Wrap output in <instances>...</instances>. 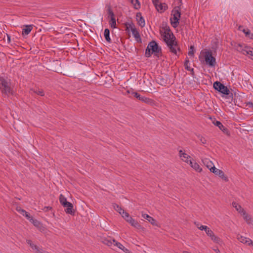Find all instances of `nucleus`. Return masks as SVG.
Instances as JSON below:
<instances>
[{"mask_svg": "<svg viewBox=\"0 0 253 253\" xmlns=\"http://www.w3.org/2000/svg\"><path fill=\"white\" fill-rule=\"evenodd\" d=\"M208 226L205 225H200V226H198V228L201 230H205L207 229Z\"/></svg>", "mask_w": 253, "mask_h": 253, "instance_id": "37998d69", "label": "nucleus"}, {"mask_svg": "<svg viewBox=\"0 0 253 253\" xmlns=\"http://www.w3.org/2000/svg\"><path fill=\"white\" fill-rule=\"evenodd\" d=\"M210 238L212 241L216 243L219 244L220 242H221V239L214 234L212 235Z\"/></svg>", "mask_w": 253, "mask_h": 253, "instance_id": "2f4dec72", "label": "nucleus"}, {"mask_svg": "<svg viewBox=\"0 0 253 253\" xmlns=\"http://www.w3.org/2000/svg\"><path fill=\"white\" fill-rule=\"evenodd\" d=\"M162 36L169 51L174 55L178 56V51L180 50V49L175 41V37L169 27L165 29L164 32L162 34Z\"/></svg>", "mask_w": 253, "mask_h": 253, "instance_id": "f257e3e1", "label": "nucleus"}, {"mask_svg": "<svg viewBox=\"0 0 253 253\" xmlns=\"http://www.w3.org/2000/svg\"><path fill=\"white\" fill-rule=\"evenodd\" d=\"M31 223H32L36 227H39V226L41 224L40 222H39L38 220L34 219L33 218L32 220L30 221Z\"/></svg>", "mask_w": 253, "mask_h": 253, "instance_id": "e433bc0d", "label": "nucleus"}, {"mask_svg": "<svg viewBox=\"0 0 253 253\" xmlns=\"http://www.w3.org/2000/svg\"><path fill=\"white\" fill-rule=\"evenodd\" d=\"M104 36L105 40L109 43L111 42V39L110 37V30L108 29H105L104 31Z\"/></svg>", "mask_w": 253, "mask_h": 253, "instance_id": "5701e85b", "label": "nucleus"}, {"mask_svg": "<svg viewBox=\"0 0 253 253\" xmlns=\"http://www.w3.org/2000/svg\"><path fill=\"white\" fill-rule=\"evenodd\" d=\"M232 206L236 210L241 214L245 211L242 208V207L236 202L232 203Z\"/></svg>", "mask_w": 253, "mask_h": 253, "instance_id": "412c9836", "label": "nucleus"}, {"mask_svg": "<svg viewBox=\"0 0 253 253\" xmlns=\"http://www.w3.org/2000/svg\"><path fill=\"white\" fill-rule=\"evenodd\" d=\"M215 251L217 253H219L220 252L219 250L218 249H217V250H215Z\"/></svg>", "mask_w": 253, "mask_h": 253, "instance_id": "864d4df0", "label": "nucleus"}, {"mask_svg": "<svg viewBox=\"0 0 253 253\" xmlns=\"http://www.w3.org/2000/svg\"><path fill=\"white\" fill-rule=\"evenodd\" d=\"M193 48H194L193 46H191V47H190L191 50L189 51V52H188V55L189 56H193V54H194V53H193Z\"/></svg>", "mask_w": 253, "mask_h": 253, "instance_id": "c03bdc74", "label": "nucleus"}, {"mask_svg": "<svg viewBox=\"0 0 253 253\" xmlns=\"http://www.w3.org/2000/svg\"><path fill=\"white\" fill-rule=\"evenodd\" d=\"M129 27L131 29L132 34L136 41L138 42H141V38L138 31L135 27L133 24L129 25Z\"/></svg>", "mask_w": 253, "mask_h": 253, "instance_id": "1a4fd4ad", "label": "nucleus"}, {"mask_svg": "<svg viewBox=\"0 0 253 253\" xmlns=\"http://www.w3.org/2000/svg\"><path fill=\"white\" fill-rule=\"evenodd\" d=\"M202 162L204 165H205L210 169L211 172L214 169L213 167H215L212 162L208 159H205L203 160Z\"/></svg>", "mask_w": 253, "mask_h": 253, "instance_id": "dca6fc26", "label": "nucleus"}, {"mask_svg": "<svg viewBox=\"0 0 253 253\" xmlns=\"http://www.w3.org/2000/svg\"><path fill=\"white\" fill-rule=\"evenodd\" d=\"M131 94L139 100L141 101L142 102L146 104H151L153 103V100L152 99L144 96H141L136 92H132Z\"/></svg>", "mask_w": 253, "mask_h": 253, "instance_id": "6e6552de", "label": "nucleus"}, {"mask_svg": "<svg viewBox=\"0 0 253 253\" xmlns=\"http://www.w3.org/2000/svg\"><path fill=\"white\" fill-rule=\"evenodd\" d=\"M192 168L198 172H200L202 171V169L197 162L194 163L193 166H192Z\"/></svg>", "mask_w": 253, "mask_h": 253, "instance_id": "7c9ffc66", "label": "nucleus"}, {"mask_svg": "<svg viewBox=\"0 0 253 253\" xmlns=\"http://www.w3.org/2000/svg\"><path fill=\"white\" fill-rule=\"evenodd\" d=\"M157 9L159 11L160 10H162L163 9V5L161 3H157V5H155Z\"/></svg>", "mask_w": 253, "mask_h": 253, "instance_id": "a19ab883", "label": "nucleus"}, {"mask_svg": "<svg viewBox=\"0 0 253 253\" xmlns=\"http://www.w3.org/2000/svg\"><path fill=\"white\" fill-rule=\"evenodd\" d=\"M16 210L23 215H24V213H26V211L25 210L22 209L20 207H17Z\"/></svg>", "mask_w": 253, "mask_h": 253, "instance_id": "58836bf2", "label": "nucleus"}, {"mask_svg": "<svg viewBox=\"0 0 253 253\" xmlns=\"http://www.w3.org/2000/svg\"><path fill=\"white\" fill-rule=\"evenodd\" d=\"M242 215L244 216V219L246 221L247 223L248 224H251L253 225V219L251 217V216L247 214L246 211L244 212Z\"/></svg>", "mask_w": 253, "mask_h": 253, "instance_id": "a211bd4d", "label": "nucleus"}, {"mask_svg": "<svg viewBox=\"0 0 253 253\" xmlns=\"http://www.w3.org/2000/svg\"><path fill=\"white\" fill-rule=\"evenodd\" d=\"M154 5H157V3H159V0H152Z\"/></svg>", "mask_w": 253, "mask_h": 253, "instance_id": "8fccbe9b", "label": "nucleus"}, {"mask_svg": "<svg viewBox=\"0 0 253 253\" xmlns=\"http://www.w3.org/2000/svg\"><path fill=\"white\" fill-rule=\"evenodd\" d=\"M173 17L170 19V22L172 26L176 28L179 24V20L180 17L181 13L179 7H175L172 11Z\"/></svg>", "mask_w": 253, "mask_h": 253, "instance_id": "20e7f679", "label": "nucleus"}, {"mask_svg": "<svg viewBox=\"0 0 253 253\" xmlns=\"http://www.w3.org/2000/svg\"><path fill=\"white\" fill-rule=\"evenodd\" d=\"M196 162L194 160H191V159L189 161V164L192 167V166H193L194 163H195Z\"/></svg>", "mask_w": 253, "mask_h": 253, "instance_id": "49530a36", "label": "nucleus"}, {"mask_svg": "<svg viewBox=\"0 0 253 253\" xmlns=\"http://www.w3.org/2000/svg\"><path fill=\"white\" fill-rule=\"evenodd\" d=\"M205 61L207 64L211 67H213L215 64V58L212 56L211 51H206L205 54Z\"/></svg>", "mask_w": 253, "mask_h": 253, "instance_id": "0eeeda50", "label": "nucleus"}, {"mask_svg": "<svg viewBox=\"0 0 253 253\" xmlns=\"http://www.w3.org/2000/svg\"><path fill=\"white\" fill-rule=\"evenodd\" d=\"M132 4H133L134 8L135 9H138L140 8V3L138 0H129Z\"/></svg>", "mask_w": 253, "mask_h": 253, "instance_id": "bb28decb", "label": "nucleus"}, {"mask_svg": "<svg viewBox=\"0 0 253 253\" xmlns=\"http://www.w3.org/2000/svg\"><path fill=\"white\" fill-rule=\"evenodd\" d=\"M113 241L114 243H115L114 246L118 247L120 249L123 250L126 253L128 251V250L127 249H126L121 243L117 242L114 239L113 240Z\"/></svg>", "mask_w": 253, "mask_h": 253, "instance_id": "b1692460", "label": "nucleus"}, {"mask_svg": "<svg viewBox=\"0 0 253 253\" xmlns=\"http://www.w3.org/2000/svg\"><path fill=\"white\" fill-rule=\"evenodd\" d=\"M59 201L60 204L64 207H66L67 205L70 202L67 201L66 198L62 194H60L59 196Z\"/></svg>", "mask_w": 253, "mask_h": 253, "instance_id": "aec40b11", "label": "nucleus"}, {"mask_svg": "<svg viewBox=\"0 0 253 253\" xmlns=\"http://www.w3.org/2000/svg\"><path fill=\"white\" fill-rule=\"evenodd\" d=\"M248 33H247L248 34L247 37L251 39H253V33H252L251 32H248Z\"/></svg>", "mask_w": 253, "mask_h": 253, "instance_id": "de8ad7c7", "label": "nucleus"}, {"mask_svg": "<svg viewBox=\"0 0 253 253\" xmlns=\"http://www.w3.org/2000/svg\"><path fill=\"white\" fill-rule=\"evenodd\" d=\"M213 87L223 94L228 95L230 93V90L227 87L219 82H215L213 83Z\"/></svg>", "mask_w": 253, "mask_h": 253, "instance_id": "39448f33", "label": "nucleus"}, {"mask_svg": "<svg viewBox=\"0 0 253 253\" xmlns=\"http://www.w3.org/2000/svg\"><path fill=\"white\" fill-rule=\"evenodd\" d=\"M24 216H25L27 218V219L29 220L30 221H31V220H32L33 219V217H32L30 216V214L27 211H26V213H24Z\"/></svg>", "mask_w": 253, "mask_h": 253, "instance_id": "ea45409f", "label": "nucleus"}, {"mask_svg": "<svg viewBox=\"0 0 253 253\" xmlns=\"http://www.w3.org/2000/svg\"><path fill=\"white\" fill-rule=\"evenodd\" d=\"M121 215L127 222L128 220H129L132 218L129 213L125 211H123V212L121 213Z\"/></svg>", "mask_w": 253, "mask_h": 253, "instance_id": "a878e982", "label": "nucleus"}, {"mask_svg": "<svg viewBox=\"0 0 253 253\" xmlns=\"http://www.w3.org/2000/svg\"><path fill=\"white\" fill-rule=\"evenodd\" d=\"M179 156L181 160L186 163H189V161L191 158L189 155L183 152L181 150L179 151Z\"/></svg>", "mask_w": 253, "mask_h": 253, "instance_id": "ddd939ff", "label": "nucleus"}, {"mask_svg": "<svg viewBox=\"0 0 253 253\" xmlns=\"http://www.w3.org/2000/svg\"><path fill=\"white\" fill-rule=\"evenodd\" d=\"M200 226V224H199V223L197 224V227H198V226Z\"/></svg>", "mask_w": 253, "mask_h": 253, "instance_id": "6e6d98bb", "label": "nucleus"}, {"mask_svg": "<svg viewBox=\"0 0 253 253\" xmlns=\"http://www.w3.org/2000/svg\"><path fill=\"white\" fill-rule=\"evenodd\" d=\"M102 243L109 247L112 246V245H114L115 243L113 242V240L108 239H104L102 240Z\"/></svg>", "mask_w": 253, "mask_h": 253, "instance_id": "cd10ccee", "label": "nucleus"}, {"mask_svg": "<svg viewBox=\"0 0 253 253\" xmlns=\"http://www.w3.org/2000/svg\"><path fill=\"white\" fill-rule=\"evenodd\" d=\"M237 50L240 51L242 54L244 55H249L250 56V58L252 60H253V48L249 47V46H245L244 47H243V46L239 44L237 46Z\"/></svg>", "mask_w": 253, "mask_h": 253, "instance_id": "423d86ee", "label": "nucleus"}, {"mask_svg": "<svg viewBox=\"0 0 253 253\" xmlns=\"http://www.w3.org/2000/svg\"><path fill=\"white\" fill-rule=\"evenodd\" d=\"M189 60L188 57H186V59H185L184 64L185 69L186 70H187V71H193V69L191 68V67L189 66Z\"/></svg>", "mask_w": 253, "mask_h": 253, "instance_id": "c85d7f7f", "label": "nucleus"}, {"mask_svg": "<svg viewBox=\"0 0 253 253\" xmlns=\"http://www.w3.org/2000/svg\"><path fill=\"white\" fill-rule=\"evenodd\" d=\"M243 32L245 34L246 36L247 37L248 36L247 33H249L248 32H250V31L249 29H244Z\"/></svg>", "mask_w": 253, "mask_h": 253, "instance_id": "09e8293b", "label": "nucleus"}, {"mask_svg": "<svg viewBox=\"0 0 253 253\" xmlns=\"http://www.w3.org/2000/svg\"><path fill=\"white\" fill-rule=\"evenodd\" d=\"M33 29L32 25H25L24 28L22 29V35H28Z\"/></svg>", "mask_w": 253, "mask_h": 253, "instance_id": "6ab92c4d", "label": "nucleus"}, {"mask_svg": "<svg viewBox=\"0 0 253 253\" xmlns=\"http://www.w3.org/2000/svg\"><path fill=\"white\" fill-rule=\"evenodd\" d=\"M26 242L28 245H30L33 250L36 251V253H42L40 249H39V248L36 245H34L31 240H27Z\"/></svg>", "mask_w": 253, "mask_h": 253, "instance_id": "4be33fe9", "label": "nucleus"}, {"mask_svg": "<svg viewBox=\"0 0 253 253\" xmlns=\"http://www.w3.org/2000/svg\"><path fill=\"white\" fill-rule=\"evenodd\" d=\"M31 91H32L35 93H36L37 95H39L41 96H43L44 95V92H43V90H42V89L36 88V89H32Z\"/></svg>", "mask_w": 253, "mask_h": 253, "instance_id": "c756f323", "label": "nucleus"}, {"mask_svg": "<svg viewBox=\"0 0 253 253\" xmlns=\"http://www.w3.org/2000/svg\"><path fill=\"white\" fill-rule=\"evenodd\" d=\"M128 223H129L132 226L137 228H138L140 226L138 222L132 218L128 220Z\"/></svg>", "mask_w": 253, "mask_h": 253, "instance_id": "393cba45", "label": "nucleus"}, {"mask_svg": "<svg viewBox=\"0 0 253 253\" xmlns=\"http://www.w3.org/2000/svg\"><path fill=\"white\" fill-rule=\"evenodd\" d=\"M66 209H65V212L71 215H74L75 213V211L73 209V205L70 202L67 205Z\"/></svg>", "mask_w": 253, "mask_h": 253, "instance_id": "f3484780", "label": "nucleus"}, {"mask_svg": "<svg viewBox=\"0 0 253 253\" xmlns=\"http://www.w3.org/2000/svg\"><path fill=\"white\" fill-rule=\"evenodd\" d=\"M183 253H189V252H187V251H184V252H183Z\"/></svg>", "mask_w": 253, "mask_h": 253, "instance_id": "5fc2aeb1", "label": "nucleus"}, {"mask_svg": "<svg viewBox=\"0 0 253 253\" xmlns=\"http://www.w3.org/2000/svg\"><path fill=\"white\" fill-rule=\"evenodd\" d=\"M7 36L8 40L9 42L10 41V36L8 35H7Z\"/></svg>", "mask_w": 253, "mask_h": 253, "instance_id": "603ef678", "label": "nucleus"}, {"mask_svg": "<svg viewBox=\"0 0 253 253\" xmlns=\"http://www.w3.org/2000/svg\"><path fill=\"white\" fill-rule=\"evenodd\" d=\"M246 106H248L249 108H253V103L252 102H248L247 103Z\"/></svg>", "mask_w": 253, "mask_h": 253, "instance_id": "a18cd8bd", "label": "nucleus"}, {"mask_svg": "<svg viewBox=\"0 0 253 253\" xmlns=\"http://www.w3.org/2000/svg\"><path fill=\"white\" fill-rule=\"evenodd\" d=\"M109 24L111 28H116V22L115 17L112 18L110 19Z\"/></svg>", "mask_w": 253, "mask_h": 253, "instance_id": "72a5a7b5", "label": "nucleus"}, {"mask_svg": "<svg viewBox=\"0 0 253 253\" xmlns=\"http://www.w3.org/2000/svg\"><path fill=\"white\" fill-rule=\"evenodd\" d=\"M0 89L5 95L12 94V89L11 87L10 80L7 77H0Z\"/></svg>", "mask_w": 253, "mask_h": 253, "instance_id": "f03ea898", "label": "nucleus"}, {"mask_svg": "<svg viewBox=\"0 0 253 253\" xmlns=\"http://www.w3.org/2000/svg\"><path fill=\"white\" fill-rule=\"evenodd\" d=\"M114 209L117 211L121 215L123 211H125L120 206L116 204H113Z\"/></svg>", "mask_w": 253, "mask_h": 253, "instance_id": "473e14b6", "label": "nucleus"}, {"mask_svg": "<svg viewBox=\"0 0 253 253\" xmlns=\"http://www.w3.org/2000/svg\"><path fill=\"white\" fill-rule=\"evenodd\" d=\"M205 231L207 234V235L210 237H211V235L214 234L213 231L208 227H207V229L205 230Z\"/></svg>", "mask_w": 253, "mask_h": 253, "instance_id": "c9c22d12", "label": "nucleus"}, {"mask_svg": "<svg viewBox=\"0 0 253 253\" xmlns=\"http://www.w3.org/2000/svg\"><path fill=\"white\" fill-rule=\"evenodd\" d=\"M198 137L199 138V139L200 140V142L203 144H206L207 143V140L206 139H205V137H204L203 136L201 135H199L198 136Z\"/></svg>", "mask_w": 253, "mask_h": 253, "instance_id": "4c0bfd02", "label": "nucleus"}, {"mask_svg": "<svg viewBox=\"0 0 253 253\" xmlns=\"http://www.w3.org/2000/svg\"><path fill=\"white\" fill-rule=\"evenodd\" d=\"M136 20L137 21L138 24L141 27H144L145 25V22L144 18L142 16V14L140 12H138L136 15Z\"/></svg>", "mask_w": 253, "mask_h": 253, "instance_id": "4468645a", "label": "nucleus"}, {"mask_svg": "<svg viewBox=\"0 0 253 253\" xmlns=\"http://www.w3.org/2000/svg\"><path fill=\"white\" fill-rule=\"evenodd\" d=\"M161 51L157 43L155 41H152L149 43L145 50V56L146 57H150L152 54L158 53Z\"/></svg>", "mask_w": 253, "mask_h": 253, "instance_id": "7ed1b4c3", "label": "nucleus"}, {"mask_svg": "<svg viewBox=\"0 0 253 253\" xmlns=\"http://www.w3.org/2000/svg\"><path fill=\"white\" fill-rule=\"evenodd\" d=\"M133 92V91H130L129 90H127L126 91V92H127V93H131V92Z\"/></svg>", "mask_w": 253, "mask_h": 253, "instance_id": "3c124183", "label": "nucleus"}, {"mask_svg": "<svg viewBox=\"0 0 253 253\" xmlns=\"http://www.w3.org/2000/svg\"><path fill=\"white\" fill-rule=\"evenodd\" d=\"M142 216L144 219H147L153 225L157 226L156 220L152 217L149 216L148 214L142 213Z\"/></svg>", "mask_w": 253, "mask_h": 253, "instance_id": "2eb2a0df", "label": "nucleus"}, {"mask_svg": "<svg viewBox=\"0 0 253 253\" xmlns=\"http://www.w3.org/2000/svg\"><path fill=\"white\" fill-rule=\"evenodd\" d=\"M107 13L108 14V18H112V17H115V15L114 14V12L113 10H112L111 7L110 6H108L107 9Z\"/></svg>", "mask_w": 253, "mask_h": 253, "instance_id": "f704fd0d", "label": "nucleus"}, {"mask_svg": "<svg viewBox=\"0 0 253 253\" xmlns=\"http://www.w3.org/2000/svg\"><path fill=\"white\" fill-rule=\"evenodd\" d=\"M213 124L217 126V127H218V128L225 134L228 135H230V133H229V131L228 129L227 128H226L225 126H224L222 124V123L218 121H216V120H214V121H213Z\"/></svg>", "mask_w": 253, "mask_h": 253, "instance_id": "9b49d317", "label": "nucleus"}, {"mask_svg": "<svg viewBox=\"0 0 253 253\" xmlns=\"http://www.w3.org/2000/svg\"><path fill=\"white\" fill-rule=\"evenodd\" d=\"M42 210H43V211H44L46 212V211H48L49 210H52V207H50V206L44 207Z\"/></svg>", "mask_w": 253, "mask_h": 253, "instance_id": "79ce46f5", "label": "nucleus"}, {"mask_svg": "<svg viewBox=\"0 0 253 253\" xmlns=\"http://www.w3.org/2000/svg\"><path fill=\"white\" fill-rule=\"evenodd\" d=\"M237 238L241 243H242L244 244L250 246H253V242L252 240L249 238L245 237L243 236L238 235Z\"/></svg>", "mask_w": 253, "mask_h": 253, "instance_id": "9d476101", "label": "nucleus"}, {"mask_svg": "<svg viewBox=\"0 0 253 253\" xmlns=\"http://www.w3.org/2000/svg\"><path fill=\"white\" fill-rule=\"evenodd\" d=\"M213 170L211 171L215 175L218 176L219 177L224 180L226 181H228L227 177L225 175L223 171L219 169H216L215 167H213Z\"/></svg>", "mask_w": 253, "mask_h": 253, "instance_id": "f8f14e48", "label": "nucleus"}]
</instances>
